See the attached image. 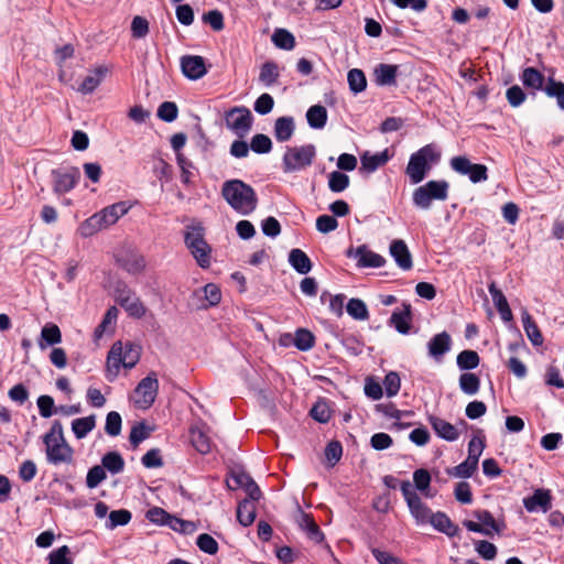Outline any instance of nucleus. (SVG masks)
Segmentation results:
<instances>
[{
	"instance_id": "obj_1",
	"label": "nucleus",
	"mask_w": 564,
	"mask_h": 564,
	"mask_svg": "<svg viewBox=\"0 0 564 564\" xmlns=\"http://www.w3.org/2000/svg\"><path fill=\"white\" fill-rule=\"evenodd\" d=\"M221 196L240 215H250L258 206V196L253 187L238 178L224 182Z\"/></svg>"
},
{
	"instance_id": "obj_2",
	"label": "nucleus",
	"mask_w": 564,
	"mask_h": 564,
	"mask_svg": "<svg viewBox=\"0 0 564 564\" xmlns=\"http://www.w3.org/2000/svg\"><path fill=\"white\" fill-rule=\"evenodd\" d=\"M43 442L46 446V458L48 463L58 465L69 463L73 457L72 447L65 442L63 426L59 421H54L50 432H47Z\"/></svg>"
},
{
	"instance_id": "obj_3",
	"label": "nucleus",
	"mask_w": 564,
	"mask_h": 564,
	"mask_svg": "<svg viewBox=\"0 0 564 564\" xmlns=\"http://www.w3.org/2000/svg\"><path fill=\"white\" fill-rule=\"evenodd\" d=\"M440 153L431 144L421 148L414 152L409 160L405 174L409 176L412 184L421 183L433 165L440 161Z\"/></svg>"
},
{
	"instance_id": "obj_4",
	"label": "nucleus",
	"mask_w": 564,
	"mask_h": 564,
	"mask_svg": "<svg viewBox=\"0 0 564 564\" xmlns=\"http://www.w3.org/2000/svg\"><path fill=\"white\" fill-rule=\"evenodd\" d=\"M140 359V346L127 341L123 346L121 341H116L107 357V367L108 370L115 369V373L117 375L121 367L131 369L133 368Z\"/></svg>"
},
{
	"instance_id": "obj_5",
	"label": "nucleus",
	"mask_w": 564,
	"mask_h": 564,
	"mask_svg": "<svg viewBox=\"0 0 564 564\" xmlns=\"http://www.w3.org/2000/svg\"><path fill=\"white\" fill-rule=\"evenodd\" d=\"M204 235V228L200 225L191 226L185 232L184 242L197 264L203 269H207L210 265L212 248L205 240Z\"/></svg>"
},
{
	"instance_id": "obj_6",
	"label": "nucleus",
	"mask_w": 564,
	"mask_h": 564,
	"mask_svg": "<svg viewBox=\"0 0 564 564\" xmlns=\"http://www.w3.org/2000/svg\"><path fill=\"white\" fill-rule=\"evenodd\" d=\"M464 527L471 532L480 533L486 536L500 534L506 524L503 521H497L487 510H475L470 518L463 521Z\"/></svg>"
},
{
	"instance_id": "obj_7",
	"label": "nucleus",
	"mask_w": 564,
	"mask_h": 564,
	"mask_svg": "<svg viewBox=\"0 0 564 564\" xmlns=\"http://www.w3.org/2000/svg\"><path fill=\"white\" fill-rule=\"evenodd\" d=\"M315 155L313 144L289 147L283 155V170L286 173L304 170L313 163Z\"/></svg>"
},
{
	"instance_id": "obj_8",
	"label": "nucleus",
	"mask_w": 564,
	"mask_h": 564,
	"mask_svg": "<svg viewBox=\"0 0 564 564\" xmlns=\"http://www.w3.org/2000/svg\"><path fill=\"white\" fill-rule=\"evenodd\" d=\"M400 489L408 503L412 517L415 519L416 524H429L434 513L421 500V498L414 490L413 485L409 480H404L401 482Z\"/></svg>"
},
{
	"instance_id": "obj_9",
	"label": "nucleus",
	"mask_w": 564,
	"mask_h": 564,
	"mask_svg": "<svg viewBox=\"0 0 564 564\" xmlns=\"http://www.w3.org/2000/svg\"><path fill=\"white\" fill-rule=\"evenodd\" d=\"M448 184L445 181H429L413 192V204L422 209H429L432 200H444L447 197Z\"/></svg>"
},
{
	"instance_id": "obj_10",
	"label": "nucleus",
	"mask_w": 564,
	"mask_h": 564,
	"mask_svg": "<svg viewBox=\"0 0 564 564\" xmlns=\"http://www.w3.org/2000/svg\"><path fill=\"white\" fill-rule=\"evenodd\" d=\"M159 391L156 373L151 371L134 389V403L140 409H149L155 401Z\"/></svg>"
},
{
	"instance_id": "obj_11",
	"label": "nucleus",
	"mask_w": 564,
	"mask_h": 564,
	"mask_svg": "<svg viewBox=\"0 0 564 564\" xmlns=\"http://www.w3.org/2000/svg\"><path fill=\"white\" fill-rule=\"evenodd\" d=\"M225 121L227 128L243 138L252 127L253 117L248 108L235 107L226 112Z\"/></svg>"
},
{
	"instance_id": "obj_12",
	"label": "nucleus",
	"mask_w": 564,
	"mask_h": 564,
	"mask_svg": "<svg viewBox=\"0 0 564 564\" xmlns=\"http://www.w3.org/2000/svg\"><path fill=\"white\" fill-rule=\"evenodd\" d=\"M53 192L62 195L70 192L78 184L80 178L79 169L72 166L64 170H52Z\"/></svg>"
},
{
	"instance_id": "obj_13",
	"label": "nucleus",
	"mask_w": 564,
	"mask_h": 564,
	"mask_svg": "<svg viewBox=\"0 0 564 564\" xmlns=\"http://www.w3.org/2000/svg\"><path fill=\"white\" fill-rule=\"evenodd\" d=\"M485 448V440L480 435L474 436L468 444V456L460 463V477H470L478 468V460Z\"/></svg>"
},
{
	"instance_id": "obj_14",
	"label": "nucleus",
	"mask_w": 564,
	"mask_h": 564,
	"mask_svg": "<svg viewBox=\"0 0 564 564\" xmlns=\"http://www.w3.org/2000/svg\"><path fill=\"white\" fill-rule=\"evenodd\" d=\"M346 256L356 259L358 268H381L386 263V259L370 250L367 245L358 246L356 249L349 248Z\"/></svg>"
},
{
	"instance_id": "obj_15",
	"label": "nucleus",
	"mask_w": 564,
	"mask_h": 564,
	"mask_svg": "<svg viewBox=\"0 0 564 564\" xmlns=\"http://www.w3.org/2000/svg\"><path fill=\"white\" fill-rule=\"evenodd\" d=\"M181 68L185 77L197 80L206 73L205 59L198 55H185L181 58Z\"/></svg>"
},
{
	"instance_id": "obj_16",
	"label": "nucleus",
	"mask_w": 564,
	"mask_h": 564,
	"mask_svg": "<svg viewBox=\"0 0 564 564\" xmlns=\"http://www.w3.org/2000/svg\"><path fill=\"white\" fill-rule=\"evenodd\" d=\"M523 506L529 512H547L552 506L549 490L536 489L533 495L523 499Z\"/></svg>"
},
{
	"instance_id": "obj_17",
	"label": "nucleus",
	"mask_w": 564,
	"mask_h": 564,
	"mask_svg": "<svg viewBox=\"0 0 564 564\" xmlns=\"http://www.w3.org/2000/svg\"><path fill=\"white\" fill-rule=\"evenodd\" d=\"M390 254L402 270L408 271L412 268V256L403 240L397 239L391 242Z\"/></svg>"
},
{
	"instance_id": "obj_18",
	"label": "nucleus",
	"mask_w": 564,
	"mask_h": 564,
	"mask_svg": "<svg viewBox=\"0 0 564 564\" xmlns=\"http://www.w3.org/2000/svg\"><path fill=\"white\" fill-rule=\"evenodd\" d=\"M389 160L390 155L388 153V149L376 154H371L369 151H366L360 155V172L372 173L379 167L386 165Z\"/></svg>"
},
{
	"instance_id": "obj_19",
	"label": "nucleus",
	"mask_w": 564,
	"mask_h": 564,
	"mask_svg": "<svg viewBox=\"0 0 564 564\" xmlns=\"http://www.w3.org/2000/svg\"><path fill=\"white\" fill-rule=\"evenodd\" d=\"M427 347L429 355L438 361L451 349L452 338L446 332L440 333L431 338Z\"/></svg>"
},
{
	"instance_id": "obj_20",
	"label": "nucleus",
	"mask_w": 564,
	"mask_h": 564,
	"mask_svg": "<svg viewBox=\"0 0 564 564\" xmlns=\"http://www.w3.org/2000/svg\"><path fill=\"white\" fill-rule=\"evenodd\" d=\"M299 525L314 543L319 544L324 542L325 535L311 513L301 512Z\"/></svg>"
},
{
	"instance_id": "obj_21",
	"label": "nucleus",
	"mask_w": 564,
	"mask_h": 564,
	"mask_svg": "<svg viewBox=\"0 0 564 564\" xmlns=\"http://www.w3.org/2000/svg\"><path fill=\"white\" fill-rule=\"evenodd\" d=\"M129 210V207L124 202H119L112 204L110 206L105 207L100 212L97 213L101 224L105 228L116 224L120 217L126 215Z\"/></svg>"
},
{
	"instance_id": "obj_22",
	"label": "nucleus",
	"mask_w": 564,
	"mask_h": 564,
	"mask_svg": "<svg viewBox=\"0 0 564 564\" xmlns=\"http://www.w3.org/2000/svg\"><path fill=\"white\" fill-rule=\"evenodd\" d=\"M488 290L491 295L494 305L496 306L497 311L499 312L501 319L506 323L511 322L513 318V315H512L511 308L509 306V303H508L506 296L503 295V293L501 292V290H499L496 286L495 282L489 284Z\"/></svg>"
},
{
	"instance_id": "obj_23",
	"label": "nucleus",
	"mask_w": 564,
	"mask_h": 564,
	"mask_svg": "<svg viewBox=\"0 0 564 564\" xmlns=\"http://www.w3.org/2000/svg\"><path fill=\"white\" fill-rule=\"evenodd\" d=\"M117 261L123 270L133 275L142 273L147 267L144 256L137 252H130Z\"/></svg>"
},
{
	"instance_id": "obj_24",
	"label": "nucleus",
	"mask_w": 564,
	"mask_h": 564,
	"mask_svg": "<svg viewBox=\"0 0 564 564\" xmlns=\"http://www.w3.org/2000/svg\"><path fill=\"white\" fill-rule=\"evenodd\" d=\"M460 174L468 176L470 182L479 183L487 180V167L484 164L471 163L468 159L460 156Z\"/></svg>"
},
{
	"instance_id": "obj_25",
	"label": "nucleus",
	"mask_w": 564,
	"mask_h": 564,
	"mask_svg": "<svg viewBox=\"0 0 564 564\" xmlns=\"http://www.w3.org/2000/svg\"><path fill=\"white\" fill-rule=\"evenodd\" d=\"M411 305L403 304L402 310H397L391 314L390 325L393 326L400 334H408L411 328Z\"/></svg>"
},
{
	"instance_id": "obj_26",
	"label": "nucleus",
	"mask_w": 564,
	"mask_h": 564,
	"mask_svg": "<svg viewBox=\"0 0 564 564\" xmlns=\"http://www.w3.org/2000/svg\"><path fill=\"white\" fill-rule=\"evenodd\" d=\"M289 263L300 274H307L313 268L308 256L299 248H294L289 252Z\"/></svg>"
},
{
	"instance_id": "obj_27",
	"label": "nucleus",
	"mask_w": 564,
	"mask_h": 564,
	"mask_svg": "<svg viewBox=\"0 0 564 564\" xmlns=\"http://www.w3.org/2000/svg\"><path fill=\"white\" fill-rule=\"evenodd\" d=\"M62 341V333L56 324L47 323L42 327L39 338V347L43 350L48 346L57 345Z\"/></svg>"
},
{
	"instance_id": "obj_28",
	"label": "nucleus",
	"mask_w": 564,
	"mask_h": 564,
	"mask_svg": "<svg viewBox=\"0 0 564 564\" xmlns=\"http://www.w3.org/2000/svg\"><path fill=\"white\" fill-rule=\"evenodd\" d=\"M398 65L379 64L375 68L376 83L380 86H393L397 84Z\"/></svg>"
},
{
	"instance_id": "obj_29",
	"label": "nucleus",
	"mask_w": 564,
	"mask_h": 564,
	"mask_svg": "<svg viewBox=\"0 0 564 564\" xmlns=\"http://www.w3.org/2000/svg\"><path fill=\"white\" fill-rule=\"evenodd\" d=\"M521 319L525 335L528 336L531 344L533 346H541L544 341L543 336L536 323L533 321V318L531 317L527 310L522 311Z\"/></svg>"
},
{
	"instance_id": "obj_30",
	"label": "nucleus",
	"mask_w": 564,
	"mask_h": 564,
	"mask_svg": "<svg viewBox=\"0 0 564 564\" xmlns=\"http://www.w3.org/2000/svg\"><path fill=\"white\" fill-rule=\"evenodd\" d=\"M295 124L292 117H280L274 123V137L279 142L289 141L294 133Z\"/></svg>"
},
{
	"instance_id": "obj_31",
	"label": "nucleus",
	"mask_w": 564,
	"mask_h": 564,
	"mask_svg": "<svg viewBox=\"0 0 564 564\" xmlns=\"http://www.w3.org/2000/svg\"><path fill=\"white\" fill-rule=\"evenodd\" d=\"M191 443L193 447L200 454L205 455L212 451V441L209 436L200 427H192L189 430Z\"/></svg>"
},
{
	"instance_id": "obj_32",
	"label": "nucleus",
	"mask_w": 564,
	"mask_h": 564,
	"mask_svg": "<svg viewBox=\"0 0 564 564\" xmlns=\"http://www.w3.org/2000/svg\"><path fill=\"white\" fill-rule=\"evenodd\" d=\"M107 70L108 69L104 66L97 67L93 75H88L84 78L78 87V91L84 95L91 94L100 85L102 78L107 74Z\"/></svg>"
},
{
	"instance_id": "obj_33",
	"label": "nucleus",
	"mask_w": 564,
	"mask_h": 564,
	"mask_svg": "<svg viewBox=\"0 0 564 564\" xmlns=\"http://www.w3.org/2000/svg\"><path fill=\"white\" fill-rule=\"evenodd\" d=\"M306 120L311 128L323 129L327 123V110L322 105H314L306 112Z\"/></svg>"
},
{
	"instance_id": "obj_34",
	"label": "nucleus",
	"mask_w": 564,
	"mask_h": 564,
	"mask_svg": "<svg viewBox=\"0 0 564 564\" xmlns=\"http://www.w3.org/2000/svg\"><path fill=\"white\" fill-rule=\"evenodd\" d=\"M256 505L248 499H243L237 507V520L243 527H249L256 519Z\"/></svg>"
},
{
	"instance_id": "obj_35",
	"label": "nucleus",
	"mask_w": 564,
	"mask_h": 564,
	"mask_svg": "<svg viewBox=\"0 0 564 564\" xmlns=\"http://www.w3.org/2000/svg\"><path fill=\"white\" fill-rule=\"evenodd\" d=\"M435 530L454 536L457 533V527L451 521V519L444 512H436L433 514L430 523Z\"/></svg>"
},
{
	"instance_id": "obj_36",
	"label": "nucleus",
	"mask_w": 564,
	"mask_h": 564,
	"mask_svg": "<svg viewBox=\"0 0 564 564\" xmlns=\"http://www.w3.org/2000/svg\"><path fill=\"white\" fill-rule=\"evenodd\" d=\"M96 426V416L94 414L75 419L72 422V430L76 438L82 440L86 437Z\"/></svg>"
},
{
	"instance_id": "obj_37",
	"label": "nucleus",
	"mask_w": 564,
	"mask_h": 564,
	"mask_svg": "<svg viewBox=\"0 0 564 564\" xmlns=\"http://www.w3.org/2000/svg\"><path fill=\"white\" fill-rule=\"evenodd\" d=\"M101 467L112 475H117L124 469V459L118 452H108L101 458Z\"/></svg>"
},
{
	"instance_id": "obj_38",
	"label": "nucleus",
	"mask_w": 564,
	"mask_h": 564,
	"mask_svg": "<svg viewBox=\"0 0 564 564\" xmlns=\"http://www.w3.org/2000/svg\"><path fill=\"white\" fill-rule=\"evenodd\" d=\"M522 84L532 90H540L543 88L544 76L534 67H527L521 74Z\"/></svg>"
},
{
	"instance_id": "obj_39",
	"label": "nucleus",
	"mask_w": 564,
	"mask_h": 564,
	"mask_svg": "<svg viewBox=\"0 0 564 564\" xmlns=\"http://www.w3.org/2000/svg\"><path fill=\"white\" fill-rule=\"evenodd\" d=\"M280 76L279 66L275 62L268 61L262 64L259 73V82L270 87L276 83Z\"/></svg>"
},
{
	"instance_id": "obj_40",
	"label": "nucleus",
	"mask_w": 564,
	"mask_h": 564,
	"mask_svg": "<svg viewBox=\"0 0 564 564\" xmlns=\"http://www.w3.org/2000/svg\"><path fill=\"white\" fill-rule=\"evenodd\" d=\"M294 346L301 351H307L315 345V336L306 328H299L293 338Z\"/></svg>"
},
{
	"instance_id": "obj_41",
	"label": "nucleus",
	"mask_w": 564,
	"mask_h": 564,
	"mask_svg": "<svg viewBox=\"0 0 564 564\" xmlns=\"http://www.w3.org/2000/svg\"><path fill=\"white\" fill-rule=\"evenodd\" d=\"M543 89L549 97L555 98L557 106L564 110V84L550 77Z\"/></svg>"
},
{
	"instance_id": "obj_42",
	"label": "nucleus",
	"mask_w": 564,
	"mask_h": 564,
	"mask_svg": "<svg viewBox=\"0 0 564 564\" xmlns=\"http://www.w3.org/2000/svg\"><path fill=\"white\" fill-rule=\"evenodd\" d=\"M101 229H105V227L102 226L97 213H95L93 216H90L79 225L78 234L82 237L87 238L94 236Z\"/></svg>"
},
{
	"instance_id": "obj_43",
	"label": "nucleus",
	"mask_w": 564,
	"mask_h": 564,
	"mask_svg": "<svg viewBox=\"0 0 564 564\" xmlns=\"http://www.w3.org/2000/svg\"><path fill=\"white\" fill-rule=\"evenodd\" d=\"M346 311L354 319L365 321L369 318L367 305L360 299H350L346 305Z\"/></svg>"
},
{
	"instance_id": "obj_44",
	"label": "nucleus",
	"mask_w": 564,
	"mask_h": 564,
	"mask_svg": "<svg viewBox=\"0 0 564 564\" xmlns=\"http://www.w3.org/2000/svg\"><path fill=\"white\" fill-rule=\"evenodd\" d=\"M349 176L340 171H333L328 175V188L333 193H341L349 186Z\"/></svg>"
},
{
	"instance_id": "obj_45",
	"label": "nucleus",
	"mask_w": 564,
	"mask_h": 564,
	"mask_svg": "<svg viewBox=\"0 0 564 564\" xmlns=\"http://www.w3.org/2000/svg\"><path fill=\"white\" fill-rule=\"evenodd\" d=\"M274 45L282 50H292L295 46L294 35L285 29H276L272 35Z\"/></svg>"
},
{
	"instance_id": "obj_46",
	"label": "nucleus",
	"mask_w": 564,
	"mask_h": 564,
	"mask_svg": "<svg viewBox=\"0 0 564 564\" xmlns=\"http://www.w3.org/2000/svg\"><path fill=\"white\" fill-rule=\"evenodd\" d=\"M122 308L132 317L134 318H141L145 315V306L140 301V299L135 295H131L129 300L123 301V303L120 304Z\"/></svg>"
},
{
	"instance_id": "obj_47",
	"label": "nucleus",
	"mask_w": 564,
	"mask_h": 564,
	"mask_svg": "<svg viewBox=\"0 0 564 564\" xmlns=\"http://www.w3.org/2000/svg\"><path fill=\"white\" fill-rule=\"evenodd\" d=\"M347 80L352 93L359 94L367 87V79L361 69L352 68L348 72Z\"/></svg>"
},
{
	"instance_id": "obj_48",
	"label": "nucleus",
	"mask_w": 564,
	"mask_h": 564,
	"mask_svg": "<svg viewBox=\"0 0 564 564\" xmlns=\"http://www.w3.org/2000/svg\"><path fill=\"white\" fill-rule=\"evenodd\" d=\"M432 424L436 433L445 440L453 441L458 436V431L455 425H452L442 419H434Z\"/></svg>"
},
{
	"instance_id": "obj_49",
	"label": "nucleus",
	"mask_w": 564,
	"mask_h": 564,
	"mask_svg": "<svg viewBox=\"0 0 564 564\" xmlns=\"http://www.w3.org/2000/svg\"><path fill=\"white\" fill-rule=\"evenodd\" d=\"M480 387L479 377L471 372L460 375V390L466 394L474 395L478 392Z\"/></svg>"
},
{
	"instance_id": "obj_50",
	"label": "nucleus",
	"mask_w": 564,
	"mask_h": 564,
	"mask_svg": "<svg viewBox=\"0 0 564 564\" xmlns=\"http://www.w3.org/2000/svg\"><path fill=\"white\" fill-rule=\"evenodd\" d=\"M250 150L257 154H267L272 150V141L267 134L257 133L251 139Z\"/></svg>"
},
{
	"instance_id": "obj_51",
	"label": "nucleus",
	"mask_w": 564,
	"mask_h": 564,
	"mask_svg": "<svg viewBox=\"0 0 564 564\" xmlns=\"http://www.w3.org/2000/svg\"><path fill=\"white\" fill-rule=\"evenodd\" d=\"M151 429L144 422H139L131 427L129 441L133 447H137L141 442L150 436Z\"/></svg>"
},
{
	"instance_id": "obj_52",
	"label": "nucleus",
	"mask_w": 564,
	"mask_h": 564,
	"mask_svg": "<svg viewBox=\"0 0 564 564\" xmlns=\"http://www.w3.org/2000/svg\"><path fill=\"white\" fill-rule=\"evenodd\" d=\"M310 413L315 421L327 423L330 420L332 410L327 402L318 401L313 405Z\"/></svg>"
},
{
	"instance_id": "obj_53",
	"label": "nucleus",
	"mask_w": 564,
	"mask_h": 564,
	"mask_svg": "<svg viewBox=\"0 0 564 564\" xmlns=\"http://www.w3.org/2000/svg\"><path fill=\"white\" fill-rule=\"evenodd\" d=\"M383 387L386 389V394L389 398L397 395L401 388L399 373L395 371L388 372L383 379Z\"/></svg>"
},
{
	"instance_id": "obj_54",
	"label": "nucleus",
	"mask_w": 564,
	"mask_h": 564,
	"mask_svg": "<svg viewBox=\"0 0 564 564\" xmlns=\"http://www.w3.org/2000/svg\"><path fill=\"white\" fill-rule=\"evenodd\" d=\"M413 481H414V487H413L414 490L416 489L427 496L426 491L430 489V484H431L430 473L424 468L416 469L413 473Z\"/></svg>"
},
{
	"instance_id": "obj_55",
	"label": "nucleus",
	"mask_w": 564,
	"mask_h": 564,
	"mask_svg": "<svg viewBox=\"0 0 564 564\" xmlns=\"http://www.w3.org/2000/svg\"><path fill=\"white\" fill-rule=\"evenodd\" d=\"M122 420L118 412L111 411L106 416L105 432L110 436H117L121 432Z\"/></svg>"
},
{
	"instance_id": "obj_56",
	"label": "nucleus",
	"mask_w": 564,
	"mask_h": 564,
	"mask_svg": "<svg viewBox=\"0 0 564 564\" xmlns=\"http://www.w3.org/2000/svg\"><path fill=\"white\" fill-rule=\"evenodd\" d=\"M131 512L127 509L113 510L109 514L107 528L115 529L119 525H126L131 520Z\"/></svg>"
},
{
	"instance_id": "obj_57",
	"label": "nucleus",
	"mask_w": 564,
	"mask_h": 564,
	"mask_svg": "<svg viewBox=\"0 0 564 564\" xmlns=\"http://www.w3.org/2000/svg\"><path fill=\"white\" fill-rule=\"evenodd\" d=\"M177 115L178 109L175 102L164 101L158 108V117L165 122L174 121Z\"/></svg>"
},
{
	"instance_id": "obj_58",
	"label": "nucleus",
	"mask_w": 564,
	"mask_h": 564,
	"mask_svg": "<svg viewBox=\"0 0 564 564\" xmlns=\"http://www.w3.org/2000/svg\"><path fill=\"white\" fill-rule=\"evenodd\" d=\"M196 544L198 549L209 555H214L218 552L217 541L207 533H202L197 536Z\"/></svg>"
},
{
	"instance_id": "obj_59",
	"label": "nucleus",
	"mask_w": 564,
	"mask_h": 564,
	"mask_svg": "<svg viewBox=\"0 0 564 564\" xmlns=\"http://www.w3.org/2000/svg\"><path fill=\"white\" fill-rule=\"evenodd\" d=\"M203 22L209 24L214 31H221L225 28L224 15L219 10H210L203 14Z\"/></svg>"
},
{
	"instance_id": "obj_60",
	"label": "nucleus",
	"mask_w": 564,
	"mask_h": 564,
	"mask_svg": "<svg viewBox=\"0 0 564 564\" xmlns=\"http://www.w3.org/2000/svg\"><path fill=\"white\" fill-rule=\"evenodd\" d=\"M131 33L135 39H143L149 33V22L145 18L137 15L131 22Z\"/></svg>"
},
{
	"instance_id": "obj_61",
	"label": "nucleus",
	"mask_w": 564,
	"mask_h": 564,
	"mask_svg": "<svg viewBox=\"0 0 564 564\" xmlns=\"http://www.w3.org/2000/svg\"><path fill=\"white\" fill-rule=\"evenodd\" d=\"M107 477L105 469L96 465L91 467L86 477V485L88 488H96Z\"/></svg>"
},
{
	"instance_id": "obj_62",
	"label": "nucleus",
	"mask_w": 564,
	"mask_h": 564,
	"mask_svg": "<svg viewBox=\"0 0 564 564\" xmlns=\"http://www.w3.org/2000/svg\"><path fill=\"white\" fill-rule=\"evenodd\" d=\"M37 408L42 417H51L55 413L54 399L51 395H40L37 398Z\"/></svg>"
},
{
	"instance_id": "obj_63",
	"label": "nucleus",
	"mask_w": 564,
	"mask_h": 564,
	"mask_svg": "<svg viewBox=\"0 0 564 564\" xmlns=\"http://www.w3.org/2000/svg\"><path fill=\"white\" fill-rule=\"evenodd\" d=\"M274 106L273 97L267 93L262 94L254 101L253 108L254 111L259 115H267L271 112Z\"/></svg>"
},
{
	"instance_id": "obj_64",
	"label": "nucleus",
	"mask_w": 564,
	"mask_h": 564,
	"mask_svg": "<svg viewBox=\"0 0 564 564\" xmlns=\"http://www.w3.org/2000/svg\"><path fill=\"white\" fill-rule=\"evenodd\" d=\"M69 549L67 545H63L54 551H52L48 555L50 564H73L70 557H68Z\"/></svg>"
}]
</instances>
